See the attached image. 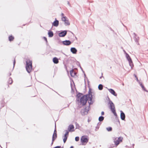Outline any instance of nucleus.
<instances>
[{
  "mask_svg": "<svg viewBox=\"0 0 148 148\" xmlns=\"http://www.w3.org/2000/svg\"><path fill=\"white\" fill-rule=\"evenodd\" d=\"M110 148H111V147H110Z\"/></svg>",
  "mask_w": 148,
  "mask_h": 148,
  "instance_id": "40",
  "label": "nucleus"
},
{
  "mask_svg": "<svg viewBox=\"0 0 148 148\" xmlns=\"http://www.w3.org/2000/svg\"><path fill=\"white\" fill-rule=\"evenodd\" d=\"M106 129L108 131H111L112 130V128L111 127H110L107 128Z\"/></svg>",
  "mask_w": 148,
  "mask_h": 148,
  "instance_id": "26",
  "label": "nucleus"
},
{
  "mask_svg": "<svg viewBox=\"0 0 148 148\" xmlns=\"http://www.w3.org/2000/svg\"><path fill=\"white\" fill-rule=\"evenodd\" d=\"M91 91V89H89L88 91V94L83 96L80 99V102L82 105H85L88 100V103L89 105L93 103L92 99L93 95L92 94H94V93L92 92Z\"/></svg>",
  "mask_w": 148,
  "mask_h": 148,
  "instance_id": "1",
  "label": "nucleus"
},
{
  "mask_svg": "<svg viewBox=\"0 0 148 148\" xmlns=\"http://www.w3.org/2000/svg\"><path fill=\"white\" fill-rule=\"evenodd\" d=\"M63 44L65 45H69L71 44V42L69 40H66L62 42Z\"/></svg>",
  "mask_w": 148,
  "mask_h": 148,
  "instance_id": "12",
  "label": "nucleus"
},
{
  "mask_svg": "<svg viewBox=\"0 0 148 148\" xmlns=\"http://www.w3.org/2000/svg\"><path fill=\"white\" fill-rule=\"evenodd\" d=\"M70 148H73V146H71Z\"/></svg>",
  "mask_w": 148,
  "mask_h": 148,
  "instance_id": "38",
  "label": "nucleus"
},
{
  "mask_svg": "<svg viewBox=\"0 0 148 148\" xmlns=\"http://www.w3.org/2000/svg\"><path fill=\"white\" fill-rule=\"evenodd\" d=\"M69 132H73L74 131V127L73 125H70L68 128V130H67Z\"/></svg>",
  "mask_w": 148,
  "mask_h": 148,
  "instance_id": "9",
  "label": "nucleus"
},
{
  "mask_svg": "<svg viewBox=\"0 0 148 148\" xmlns=\"http://www.w3.org/2000/svg\"><path fill=\"white\" fill-rule=\"evenodd\" d=\"M13 82V81L11 78H10L9 79V83L10 84H11Z\"/></svg>",
  "mask_w": 148,
  "mask_h": 148,
  "instance_id": "27",
  "label": "nucleus"
},
{
  "mask_svg": "<svg viewBox=\"0 0 148 148\" xmlns=\"http://www.w3.org/2000/svg\"><path fill=\"white\" fill-rule=\"evenodd\" d=\"M127 59L129 62L130 66L131 67V69H132V68L134 66V65L130 57L127 58Z\"/></svg>",
  "mask_w": 148,
  "mask_h": 148,
  "instance_id": "8",
  "label": "nucleus"
},
{
  "mask_svg": "<svg viewBox=\"0 0 148 148\" xmlns=\"http://www.w3.org/2000/svg\"><path fill=\"white\" fill-rule=\"evenodd\" d=\"M139 84H140V86L142 88L143 90L144 91H147L145 89V88L144 86L140 82H139Z\"/></svg>",
  "mask_w": 148,
  "mask_h": 148,
  "instance_id": "20",
  "label": "nucleus"
},
{
  "mask_svg": "<svg viewBox=\"0 0 148 148\" xmlns=\"http://www.w3.org/2000/svg\"><path fill=\"white\" fill-rule=\"evenodd\" d=\"M81 95H82V94L81 93H79L77 95V97L79 98Z\"/></svg>",
  "mask_w": 148,
  "mask_h": 148,
  "instance_id": "29",
  "label": "nucleus"
},
{
  "mask_svg": "<svg viewBox=\"0 0 148 148\" xmlns=\"http://www.w3.org/2000/svg\"><path fill=\"white\" fill-rule=\"evenodd\" d=\"M54 148H61L60 146H57L54 147Z\"/></svg>",
  "mask_w": 148,
  "mask_h": 148,
  "instance_id": "34",
  "label": "nucleus"
},
{
  "mask_svg": "<svg viewBox=\"0 0 148 148\" xmlns=\"http://www.w3.org/2000/svg\"><path fill=\"white\" fill-rule=\"evenodd\" d=\"M124 51L125 53V56L126 58H127L130 57L129 55L124 50Z\"/></svg>",
  "mask_w": 148,
  "mask_h": 148,
  "instance_id": "25",
  "label": "nucleus"
},
{
  "mask_svg": "<svg viewBox=\"0 0 148 148\" xmlns=\"http://www.w3.org/2000/svg\"><path fill=\"white\" fill-rule=\"evenodd\" d=\"M59 25V21L55 19V20L52 23V26L57 27Z\"/></svg>",
  "mask_w": 148,
  "mask_h": 148,
  "instance_id": "11",
  "label": "nucleus"
},
{
  "mask_svg": "<svg viewBox=\"0 0 148 148\" xmlns=\"http://www.w3.org/2000/svg\"><path fill=\"white\" fill-rule=\"evenodd\" d=\"M113 139L116 146L117 147L120 143L122 142L123 138L121 137H120L118 138L117 137H114Z\"/></svg>",
  "mask_w": 148,
  "mask_h": 148,
  "instance_id": "4",
  "label": "nucleus"
},
{
  "mask_svg": "<svg viewBox=\"0 0 148 148\" xmlns=\"http://www.w3.org/2000/svg\"><path fill=\"white\" fill-rule=\"evenodd\" d=\"M134 76H135V77L136 78L137 77H136V76L135 75V74H134Z\"/></svg>",
  "mask_w": 148,
  "mask_h": 148,
  "instance_id": "37",
  "label": "nucleus"
},
{
  "mask_svg": "<svg viewBox=\"0 0 148 148\" xmlns=\"http://www.w3.org/2000/svg\"><path fill=\"white\" fill-rule=\"evenodd\" d=\"M68 5H69L70 6V4L69 3V1H68V3H67Z\"/></svg>",
  "mask_w": 148,
  "mask_h": 148,
  "instance_id": "36",
  "label": "nucleus"
},
{
  "mask_svg": "<svg viewBox=\"0 0 148 148\" xmlns=\"http://www.w3.org/2000/svg\"><path fill=\"white\" fill-rule=\"evenodd\" d=\"M49 36L50 37H51L53 36V34L52 31H49L48 33Z\"/></svg>",
  "mask_w": 148,
  "mask_h": 148,
  "instance_id": "18",
  "label": "nucleus"
},
{
  "mask_svg": "<svg viewBox=\"0 0 148 148\" xmlns=\"http://www.w3.org/2000/svg\"><path fill=\"white\" fill-rule=\"evenodd\" d=\"M43 38H44V40L47 42V39L46 38L44 37Z\"/></svg>",
  "mask_w": 148,
  "mask_h": 148,
  "instance_id": "32",
  "label": "nucleus"
},
{
  "mask_svg": "<svg viewBox=\"0 0 148 148\" xmlns=\"http://www.w3.org/2000/svg\"><path fill=\"white\" fill-rule=\"evenodd\" d=\"M121 112V118L123 120H124L125 118V115L124 112L121 110L120 111Z\"/></svg>",
  "mask_w": 148,
  "mask_h": 148,
  "instance_id": "13",
  "label": "nucleus"
},
{
  "mask_svg": "<svg viewBox=\"0 0 148 148\" xmlns=\"http://www.w3.org/2000/svg\"><path fill=\"white\" fill-rule=\"evenodd\" d=\"M75 139L76 141H78L79 140V137L78 136L76 137L75 138Z\"/></svg>",
  "mask_w": 148,
  "mask_h": 148,
  "instance_id": "28",
  "label": "nucleus"
},
{
  "mask_svg": "<svg viewBox=\"0 0 148 148\" xmlns=\"http://www.w3.org/2000/svg\"><path fill=\"white\" fill-rule=\"evenodd\" d=\"M136 78V79L137 81V82L139 83V82H140L139 81L138 78L137 77Z\"/></svg>",
  "mask_w": 148,
  "mask_h": 148,
  "instance_id": "35",
  "label": "nucleus"
},
{
  "mask_svg": "<svg viewBox=\"0 0 148 148\" xmlns=\"http://www.w3.org/2000/svg\"><path fill=\"white\" fill-rule=\"evenodd\" d=\"M122 84H123V85H124V84H123V83Z\"/></svg>",
  "mask_w": 148,
  "mask_h": 148,
  "instance_id": "39",
  "label": "nucleus"
},
{
  "mask_svg": "<svg viewBox=\"0 0 148 148\" xmlns=\"http://www.w3.org/2000/svg\"><path fill=\"white\" fill-rule=\"evenodd\" d=\"M103 86L102 84H99L98 86V89L100 90H101L103 89Z\"/></svg>",
  "mask_w": 148,
  "mask_h": 148,
  "instance_id": "22",
  "label": "nucleus"
},
{
  "mask_svg": "<svg viewBox=\"0 0 148 148\" xmlns=\"http://www.w3.org/2000/svg\"><path fill=\"white\" fill-rule=\"evenodd\" d=\"M64 22V25L66 26L69 25L70 24V23L68 19L66 21H65Z\"/></svg>",
  "mask_w": 148,
  "mask_h": 148,
  "instance_id": "19",
  "label": "nucleus"
},
{
  "mask_svg": "<svg viewBox=\"0 0 148 148\" xmlns=\"http://www.w3.org/2000/svg\"><path fill=\"white\" fill-rule=\"evenodd\" d=\"M61 18H62L63 17H64L65 16H64V14L63 13H62L61 14Z\"/></svg>",
  "mask_w": 148,
  "mask_h": 148,
  "instance_id": "30",
  "label": "nucleus"
},
{
  "mask_svg": "<svg viewBox=\"0 0 148 148\" xmlns=\"http://www.w3.org/2000/svg\"><path fill=\"white\" fill-rule=\"evenodd\" d=\"M70 50L71 51L73 54H76L77 51V50L74 47L71 48Z\"/></svg>",
  "mask_w": 148,
  "mask_h": 148,
  "instance_id": "15",
  "label": "nucleus"
},
{
  "mask_svg": "<svg viewBox=\"0 0 148 148\" xmlns=\"http://www.w3.org/2000/svg\"><path fill=\"white\" fill-rule=\"evenodd\" d=\"M14 39V37L12 36H9V40L10 41H12Z\"/></svg>",
  "mask_w": 148,
  "mask_h": 148,
  "instance_id": "24",
  "label": "nucleus"
},
{
  "mask_svg": "<svg viewBox=\"0 0 148 148\" xmlns=\"http://www.w3.org/2000/svg\"><path fill=\"white\" fill-rule=\"evenodd\" d=\"M104 112H103H103H101V115H104Z\"/></svg>",
  "mask_w": 148,
  "mask_h": 148,
  "instance_id": "33",
  "label": "nucleus"
},
{
  "mask_svg": "<svg viewBox=\"0 0 148 148\" xmlns=\"http://www.w3.org/2000/svg\"><path fill=\"white\" fill-rule=\"evenodd\" d=\"M15 62H16L15 60L14 59V62H13V68L14 67V66H15Z\"/></svg>",
  "mask_w": 148,
  "mask_h": 148,
  "instance_id": "31",
  "label": "nucleus"
},
{
  "mask_svg": "<svg viewBox=\"0 0 148 148\" xmlns=\"http://www.w3.org/2000/svg\"><path fill=\"white\" fill-rule=\"evenodd\" d=\"M57 137V132L56 129H55L54 132V133L53 135L51 145H52L53 142Z\"/></svg>",
  "mask_w": 148,
  "mask_h": 148,
  "instance_id": "7",
  "label": "nucleus"
},
{
  "mask_svg": "<svg viewBox=\"0 0 148 148\" xmlns=\"http://www.w3.org/2000/svg\"><path fill=\"white\" fill-rule=\"evenodd\" d=\"M53 61L54 63L56 64H58L59 62L58 58L56 57H55L53 58Z\"/></svg>",
  "mask_w": 148,
  "mask_h": 148,
  "instance_id": "16",
  "label": "nucleus"
},
{
  "mask_svg": "<svg viewBox=\"0 0 148 148\" xmlns=\"http://www.w3.org/2000/svg\"><path fill=\"white\" fill-rule=\"evenodd\" d=\"M67 34V31H64L61 32L59 34V36L60 37H64Z\"/></svg>",
  "mask_w": 148,
  "mask_h": 148,
  "instance_id": "10",
  "label": "nucleus"
},
{
  "mask_svg": "<svg viewBox=\"0 0 148 148\" xmlns=\"http://www.w3.org/2000/svg\"><path fill=\"white\" fill-rule=\"evenodd\" d=\"M64 132H65V133L63 136V141L64 143H65L67 137L69 136V132L67 130H65Z\"/></svg>",
  "mask_w": 148,
  "mask_h": 148,
  "instance_id": "6",
  "label": "nucleus"
},
{
  "mask_svg": "<svg viewBox=\"0 0 148 148\" xmlns=\"http://www.w3.org/2000/svg\"><path fill=\"white\" fill-rule=\"evenodd\" d=\"M108 90L112 94L114 95V96H117V94L116 93L115 91L112 89H108Z\"/></svg>",
  "mask_w": 148,
  "mask_h": 148,
  "instance_id": "14",
  "label": "nucleus"
},
{
  "mask_svg": "<svg viewBox=\"0 0 148 148\" xmlns=\"http://www.w3.org/2000/svg\"><path fill=\"white\" fill-rule=\"evenodd\" d=\"M68 19L67 18L66 16H65L64 17H63L62 18H61L62 20V21H64V22L65 21H66Z\"/></svg>",
  "mask_w": 148,
  "mask_h": 148,
  "instance_id": "23",
  "label": "nucleus"
},
{
  "mask_svg": "<svg viewBox=\"0 0 148 148\" xmlns=\"http://www.w3.org/2000/svg\"><path fill=\"white\" fill-rule=\"evenodd\" d=\"M108 104L110 106V108L112 112L113 113L114 116H116L117 115L116 112L114 105L112 101L109 99L108 101Z\"/></svg>",
  "mask_w": 148,
  "mask_h": 148,
  "instance_id": "3",
  "label": "nucleus"
},
{
  "mask_svg": "<svg viewBox=\"0 0 148 148\" xmlns=\"http://www.w3.org/2000/svg\"><path fill=\"white\" fill-rule=\"evenodd\" d=\"M104 119V118L103 116H100L99 117V120L100 121H101L103 120Z\"/></svg>",
  "mask_w": 148,
  "mask_h": 148,
  "instance_id": "21",
  "label": "nucleus"
},
{
  "mask_svg": "<svg viewBox=\"0 0 148 148\" xmlns=\"http://www.w3.org/2000/svg\"><path fill=\"white\" fill-rule=\"evenodd\" d=\"M26 70L28 73H30L31 72L32 69V61L29 59H28L26 61Z\"/></svg>",
  "mask_w": 148,
  "mask_h": 148,
  "instance_id": "2",
  "label": "nucleus"
},
{
  "mask_svg": "<svg viewBox=\"0 0 148 148\" xmlns=\"http://www.w3.org/2000/svg\"><path fill=\"white\" fill-rule=\"evenodd\" d=\"M70 74L71 76L74 77L75 75V73L74 72L73 70H72L70 71Z\"/></svg>",
  "mask_w": 148,
  "mask_h": 148,
  "instance_id": "17",
  "label": "nucleus"
},
{
  "mask_svg": "<svg viewBox=\"0 0 148 148\" xmlns=\"http://www.w3.org/2000/svg\"><path fill=\"white\" fill-rule=\"evenodd\" d=\"M81 140L82 145H86L88 141V139L86 136H82L81 138Z\"/></svg>",
  "mask_w": 148,
  "mask_h": 148,
  "instance_id": "5",
  "label": "nucleus"
}]
</instances>
